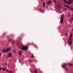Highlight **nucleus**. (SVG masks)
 <instances>
[{"label": "nucleus", "instance_id": "nucleus-1", "mask_svg": "<svg viewBox=\"0 0 73 73\" xmlns=\"http://www.w3.org/2000/svg\"><path fill=\"white\" fill-rule=\"evenodd\" d=\"M73 35V34L71 33L70 35V38L68 40V43L69 45V46L71 45V44H72V36Z\"/></svg>", "mask_w": 73, "mask_h": 73}, {"label": "nucleus", "instance_id": "nucleus-2", "mask_svg": "<svg viewBox=\"0 0 73 73\" xmlns=\"http://www.w3.org/2000/svg\"><path fill=\"white\" fill-rule=\"evenodd\" d=\"M64 14H62L61 16L60 19V22L61 24L63 23V21H64Z\"/></svg>", "mask_w": 73, "mask_h": 73}, {"label": "nucleus", "instance_id": "nucleus-3", "mask_svg": "<svg viewBox=\"0 0 73 73\" xmlns=\"http://www.w3.org/2000/svg\"><path fill=\"white\" fill-rule=\"evenodd\" d=\"M19 48H21L22 50H26L28 49V47L27 46H23V48L20 47H19Z\"/></svg>", "mask_w": 73, "mask_h": 73}, {"label": "nucleus", "instance_id": "nucleus-4", "mask_svg": "<svg viewBox=\"0 0 73 73\" xmlns=\"http://www.w3.org/2000/svg\"><path fill=\"white\" fill-rule=\"evenodd\" d=\"M11 47H9L8 48H7L6 50H5V53H8V52L11 50Z\"/></svg>", "mask_w": 73, "mask_h": 73}, {"label": "nucleus", "instance_id": "nucleus-5", "mask_svg": "<svg viewBox=\"0 0 73 73\" xmlns=\"http://www.w3.org/2000/svg\"><path fill=\"white\" fill-rule=\"evenodd\" d=\"M64 2H65V3H67V4H72V3L70 2H69L68 1H66V0H64Z\"/></svg>", "mask_w": 73, "mask_h": 73}, {"label": "nucleus", "instance_id": "nucleus-6", "mask_svg": "<svg viewBox=\"0 0 73 73\" xmlns=\"http://www.w3.org/2000/svg\"><path fill=\"white\" fill-rule=\"evenodd\" d=\"M2 69L3 70V71H6V70H7V68L2 67Z\"/></svg>", "mask_w": 73, "mask_h": 73}, {"label": "nucleus", "instance_id": "nucleus-7", "mask_svg": "<svg viewBox=\"0 0 73 73\" xmlns=\"http://www.w3.org/2000/svg\"><path fill=\"white\" fill-rule=\"evenodd\" d=\"M8 54L9 57H11L12 56V54H11V53H9Z\"/></svg>", "mask_w": 73, "mask_h": 73}, {"label": "nucleus", "instance_id": "nucleus-8", "mask_svg": "<svg viewBox=\"0 0 73 73\" xmlns=\"http://www.w3.org/2000/svg\"><path fill=\"white\" fill-rule=\"evenodd\" d=\"M51 3H52V1H48V2H47V4L49 5V4H50Z\"/></svg>", "mask_w": 73, "mask_h": 73}, {"label": "nucleus", "instance_id": "nucleus-9", "mask_svg": "<svg viewBox=\"0 0 73 73\" xmlns=\"http://www.w3.org/2000/svg\"><path fill=\"white\" fill-rule=\"evenodd\" d=\"M69 2L68 3H73V0H68Z\"/></svg>", "mask_w": 73, "mask_h": 73}, {"label": "nucleus", "instance_id": "nucleus-10", "mask_svg": "<svg viewBox=\"0 0 73 73\" xmlns=\"http://www.w3.org/2000/svg\"><path fill=\"white\" fill-rule=\"evenodd\" d=\"M45 3L44 2L43 3V7L44 8L45 7Z\"/></svg>", "mask_w": 73, "mask_h": 73}, {"label": "nucleus", "instance_id": "nucleus-11", "mask_svg": "<svg viewBox=\"0 0 73 73\" xmlns=\"http://www.w3.org/2000/svg\"><path fill=\"white\" fill-rule=\"evenodd\" d=\"M5 52V49H3L2 50V53H4V52Z\"/></svg>", "mask_w": 73, "mask_h": 73}, {"label": "nucleus", "instance_id": "nucleus-12", "mask_svg": "<svg viewBox=\"0 0 73 73\" xmlns=\"http://www.w3.org/2000/svg\"><path fill=\"white\" fill-rule=\"evenodd\" d=\"M21 51H20L19 52V56H21Z\"/></svg>", "mask_w": 73, "mask_h": 73}, {"label": "nucleus", "instance_id": "nucleus-13", "mask_svg": "<svg viewBox=\"0 0 73 73\" xmlns=\"http://www.w3.org/2000/svg\"><path fill=\"white\" fill-rule=\"evenodd\" d=\"M68 65H70V66H72L73 65V64H72V63H69L68 64Z\"/></svg>", "mask_w": 73, "mask_h": 73}, {"label": "nucleus", "instance_id": "nucleus-14", "mask_svg": "<svg viewBox=\"0 0 73 73\" xmlns=\"http://www.w3.org/2000/svg\"><path fill=\"white\" fill-rule=\"evenodd\" d=\"M34 72L35 73H37V70H34Z\"/></svg>", "mask_w": 73, "mask_h": 73}, {"label": "nucleus", "instance_id": "nucleus-15", "mask_svg": "<svg viewBox=\"0 0 73 73\" xmlns=\"http://www.w3.org/2000/svg\"><path fill=\"white\" fill-rule=\"evenodd\" d=\"M62 66L63 68H65V67H66V66L64 65H62Z\"/></svg>", "mask_w": 73, "mask_h": 73}, {"label": "nucleus", "instance_id": "nucleus-16", "mask_svg": "<svg viewBox=\"0 0 73 73\" xmlns=\"http://www.w3.org/2000/svg\"><path fill=\"white\" fill-rule=\"evenodd\" d=\"M10 72H11V73H12V71H9L8 73H11Z\"/></svg>", "mask_w": 73, "mask_h": 73}, {"label": "nucleus", "instance_id": "nucleus-17", "mask_svg": "<svg viewBox=\"0 0 73 73\" xmlns=\"http://www.w3.org/2000/svg\"><path fill=\"white\" fill-rule=\"evenodd\" d=\"M64 6L66 7H67V8H69L70 9V8H69V6H66V5H64Z\"/></svg>", "mask_w": 73, "mask_h": 73}, {"label": "nucleus", "instance_id": "nucleus-18", "mask_svg": "<svg viewBox=\"0 0 73 73\" xmlns=\"http://www.w3.org/2000/svg\"><path fill=\"white\" fill-rule=\"evenodd\" d=\"M64 11H66V10H67V9L66 8L64 9Z\"/></svg>", "mask_w": 73, "mask_h": 73}, {"label": "nucleus", "instance_id": "nucleus-19", "mask_svg": "<svg viewBox=\"0 0 73 73\" xmlns=\"http://www.w3.org/2000/svg\"><path fill=\"white\" fill-rule=\"evenodd\" d=\"M12 43H14L15 41H14V40H12Z\"/></svg>", "mask_w": 73, "mask_h": 73}, {"label": "nucleus", "instance_id": "nucleus-20", "mask_svg": "<svg viewBox=\"0 0 73 73\" xmlns=\"http://www.w3.org/2000/svg\"><path fill=\"white\" fill-rule=\"evenodd\" d=\"M59 8H61V5H59Z\"/></svg>", "mask_w": 73, "mask_h": 73}, {"label": "nucleus", "instance_id": "nucleus-21", "mask_svg": "<svg viewBox=\"0 0 73 73\" xmlns=\"http://www.w3.org/2000/svg\"><path fill=\"white\" fill-rule=\"evenodd\" d=\"M67 35H68V33H66L65 34L66 36H67Z\"/></svg>", "mask_w": 73, "mask_h": 73}, {"label": "nucleus", "instance_id": "nucleus-22", "mask_svg": "<svg viewBox=\"0 0 73 73\" xmlns=\"http://www.w3.org/2000/svg\"><path fill=\"white\" fill-rule=\"evenodd\" d=\"M13 51L14 52H15V53H16V51H15V50H13Z\"/></svg>", "mask_w": 73, "mask_h": 73}, {"label": "nucleus", "instance_id": "nucleus-23", "mask_svg": "<svg viewBox=\"0 0 73 73\" xmlns=\"http://www.w3.org/2000/svg\"><path fill=\"white\" fill-rule=\"evenodd\" d=\"M71 9H72V10H73V8H72V7H71Z\"/></svg>", "mask_w": 73, "mask_h": 73}, {"label": "nucleus", "instance_id": "nucleus-24", "mask_svg": "<svg viewBox=\"0 0 73 73\" xmlns=\"http://www.w3.org/2000/svg\"><path fill=\"white\" fill-rule=\"evenodd\" d=\"M70 14H69V15L68 16V17H69L70 16Z\"/></svg>", "mask_w": 73, "mask_h": 73}, {"label": "nucleus", "instance_id": "nucleus-25", "mask_svg": "<svg viewBox=\"0 0 73 73\" xmlns=\"http://www.w3.org/2000/svg\"><path fill=\"white\" fill-rule=\"evenodd\" d=\"M31 58H33V56H31Z\"/></svg>", "mask_w": 73, "mask_h": 73}, {"label": "nucleus", "instance_id": "nucleus-26", "mask_svg": "<svg viewBox=\"0 0 73 73\" xmlns=\"http://www.w3.org/2000/svg\"><path fill=\"white\" fill-rule=\"evenodd\" d=\"M7 72H9V71H8V70H7Z\"/></svg>", "mask_w": 73, "mask_h": 73}, {"label": "nucleus", "instance_id": "nucleus-27", "mask_svg": "<svg viewBox=\"0 0 73 73\" xmlns=\"http://www.w3.org/2000/svg\"><path fill=\"white\" fill-rule=\"evenodd\" d=\"M21 44L22 45V46L23 47V46H24L23 45V44L22 43Z\"/></svg>", "mask_w": 73, "mask_h": 73}, {"label": "nucleus", "instance_id": "nucleus-28", "mask_svg": "<svg viewBox=\"0 0 73 73\" xmlns=\"http://www.w3.org/2000/svg\"><path fill=\"white\" fill-rule=\"evenodd\" d=\"M9 64H8V67H9Z\"/></svg>", "mask_w": 73, "mask_h": 73}, {"label": "nucleus", "instance_id": "nucleus-29", "mask_svg": "<svg viewBox=\"0 0 73 73\" xmlns=\"http://www.w3.org/2000/svg\"><path fill=\"white\" fill-rule=\"evenodd\" d=\"M1 70V68L0 67V70Z\"/></svg>", "mask_w": 73, "mask_h": 73}, {"label": "nucleus", "instance_id": "nucleus-30", "mask_svg": "<svg viewBox=\"0 0 73 73\" xmlns=\"http://www.w3.org/2000/svg\"><path fill=\"white\" fill-rule=\"evenodd\" d=\"M54 1V3H55V2H56V1Z\"/></svg>", "mask_w": 73, "mask_h": 73}, {"label": "nucleus", "instance_id": "nucleus-31", "mask_svg": "<svg viewBox=\"0 0 73 73\" xmlns=\"http://www.w3.org/2000/svg\"><path fill=\"white\" fill-rule=\"evenodd\" d=\"M10 39H9V42L10 41Z\"/></svg>", "mask_w": 73, "mask_h": 73}, {"label": "nucleus", "instance_id": "nucleus-32", "mask_svg": "<svg viewBox=\"0 0 73 73\" xmlns=\"http://www.w3.org/2000/svg\"><path fill=\"white\" fill-rule=\"evenodd\" d=\"M30 61L31 62H32V61L31 60H30Z\"/></svg>", "mask_w": 73, "mask_h": 73}, {"label": "nucleus", "instance_id": "nucleus-33", "mask_svg": "<svg viewBox=\"0 0 73 73\" xmlns=\"http://www.w3.org/2000/svg\"><path fill=\"white\" fill-rule=\"evenodd\" d=\"M68 13H69V14H70V12H68Z\"/></svg>", "mask_w": 73, "mask_h": 73}, {"label": "nucleus", "instance_id": "nucleus-34", "mask_svg": "<svg viewBox=\"0 0 73 73\" xmlns=\"http://www.w3.org/2000/svg\"><path fill=\"white\" fill-rule=\"evenodd\" d=\"M9 61H10V62H11V59L9 60Z\"/></svg>", "mask_w": 73, "mask_h": 73}, {"label": "nucleus", "instance_id": "nucleus-35", "mask_svg": "<svg viewBox=\"0 0 73 73\" xmlns=\"http://www.w3.org/2000/svg\"><path fill=\"white\" fill-rule=\"evenodd\" d=\"M5 65H7V63H5Z\"/></svg>", "mask_w": 73, "mask_h": 73}, {"label": "nucleus", "instance_id": "nucleus-36", "mask_svg": "<svg viewBox=\"0 0 73 73\" xmlns=\"http://www.w3.org/2000/svg\"><path fill=\"white\" fill-rule=\"evenodd\" d=\"M71 22V23H72V21H70V22Z\"/></svg>", "mask_w": 73, "mask_h": 73}, {"label": "nucleus", "instance_id": "nucleus-37", "mask_svg": "<svg viewBox=\"0 0 73 73\" xmlns=\"http://www.w3.org/2000/svg\"><path fill=\"white\" fill-rule=\"evenodd\" d=\"M33 45H34V44H33Z\"/></svg>", "mask_w": 73, "mask_h": 73}, {"label": "nucleus", "instance_id": "nucleus-38", "mask_svg": "<svg viewBox=\"0 0 73 73\" xmlns=\"http://www.w3.org/2000/svg\"><path fill=\"white\" fill-rule=\"evenodd\" d=\"M9 58V57H8L7 58Z\"/></svg>", "mask_w": 73, "mask_h": 73}, {"label": "nucleus", "instance_id": "nucleus-39", "mask_svg": "<svg viewBox=\"0 0 73 73\" xmlns=\"http://www.w3.org/2000/svg\"><path fill=\"white\" fill-rule=\"evenodd\" d=\"M72 31H73V29L72 30Z\"/></svg>", "mask_w": 73, "mask_h": 73}, {"label": "nucleus", "instance_id": "nucleus-40", "mask_svg": "<svg viewBox=\"0 0 73 73\" xmlns=\"http://www.w3.org/2000/svg\"><path fill=\"white\" fill-rule=\"evenodd\" d=\"M64 65H66V64H64Z\"/></svg>", "mask_w": 73, "mask_h": 73}, {"label": "nucleus", "instance_id": "nucleus-41", "mask_svg": "<svg viewBox=\"0 0 73 73\" xmlns=\"http://www.w3.org/2000/svg\"><path fill=\"white\" fill-rule=\"evenodd\" d=\"M41 1H43V0H41Z\"/></svg>", "mask_w": 73, "mask_h": 73}, {"label": "nucleus", "instance_id": "nucleus-42", "mask_svg": "<svg viewBox=\"0 0 73 73\" xmlns=\"http://www.w3.org/2000/svg\"><path fill=\"white\" fill-rule=\"evenodd\" d=\"M41 12H42V11Z\"/></svg>", "mask_w": 73, "mask_h": 73}]
</instances>
